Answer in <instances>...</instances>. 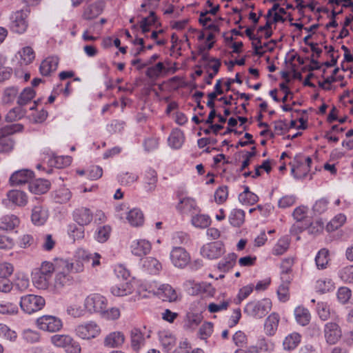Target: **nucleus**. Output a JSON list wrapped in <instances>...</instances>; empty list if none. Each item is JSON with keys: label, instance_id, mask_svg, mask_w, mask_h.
I'll use <instances>...</instances> for the list:
<instances>
[{"label": "nucleus", "instance_id": "obj_1", "mask_svg": "<svg viewBox=\"0 0 353 353\" xmlns=\"http://www.w3.org/2000/svg\"><path fill=\"white\" fill-rule=\"evenodd\" d=\"M101 255L99 253L93 254L88 251L79 248L76 251L71 262L65 261V268L68 272L79 273L84 270L85 264L91 263V265L95 268L100 265Z\"/></svg>", "mask_w": 353, "mask_h": 353}, {"label": "nucleus", "instance_id": "obj_2", "mask_svg": "<svg viewBox=\"0 0 353 353\" xmlns=\"http://www.w3.org/2000/svg\"><path fill=\"white\" fill-rule=\"evenodd\" d=\"M12 186H25L33 194H41L47 192L51 185L50 181L45 178H9Z\"/></svg>", "mask_w": 353, "mask_h": 353}, {"label": "nucleus", "instance_id": "obj_3", "mask_svg": "<svg viewBox=\"0 0 353 353\" xmlns=\"http://www.w3.org/2000/svg\"><path fill=\"white\" fill-rule=\"evenodd\" d=\"M272 306V301L268 298L252 300L246 303L243 308V312L249 317L261 319L269 313Z\"/></svg>", "mask_w": 353, "mask_h": 353}, {"label": "nucleus", "instance_id": "obj_4", "mask_svg": "<svg viewBox=\"0 0 353 353\" xmlns=\"http://www.w3.org/2000/svg\"><path fill=\"white\" fill-rule=\"evenodd\" d=\"M23 130V125L21 123L6 125L0 128V153H9L13 150L15 143L10 136Z\"/></svg>", "mask_w": 353, "mask_h": 353}, {"label": "nucleus", "instance_id": "obj_5", "mask_svg": "<svg viewBox=\"0 0 353 353\" xmlns=\"http://www.w3.org/2000/svg\"><path fill=\"white\" fill-rule=\"evenodd\" d=\"M307 208L305 206L301 205L296 208L293 212L292 216L296 223L293 224L290 230V232L292 236H296V239L300 240L299 234L306 230L307 224H305L310 219L307 216Z\"/></svg>", "mask_w": 353, "mask_h": 353}, {"label": "nucleus", "instance_id": "obj_6", "mask_svg": "<svg viewBox=\"0 0 353 353\" xmlns=\"http://www.w3.org/2000/svg\"><path fill=\"white\" fill-rule=\"evenodd\" d=\"M51 342L57 347H62L66 353H80L81 346L70 336L55 334L51 337Z\"/></svg>", "mask_w": 353, "mask_h": 353}, {"label": "nucleus", "instance_id": "obj_7", "mask_svg": "<svg viewBox=\"0 0 353 353\" xmlns=\"http://www.w3.org/2000/svg\"><path fill=\"white\" fill-rule=\"evenodd\" d=\"M45 305V299L34 294H28L21 298V308L28 314H32L41 310Z\"/></svg>", "mask_w": 353, "mask_h": 353}, {"label": "nucleus", "instance_id": "obj_8", "mask_svg": "<svg viewBox=\"0 0 353 353\" xmlns=\"http://www.w3.org/2000/svg\"><path fill=\"white\" fill-rule=\"evenodd\" d=\"M108 301L106 298L99 294H92L87 296L84 301V306L90 313H100L106 309Z\"/></svg>", "mask_w": 353, "mask_h": 353}, {"label": "nucleus", "instance_id": "obj_9", "mask_svg": "<svg viewBox=\"0 0 353 353\" xmlns=\"http://www.w3.org/2000/svg\"><path fill=\"white\" fill-rule=\"evenodd\" d=\"M27 18L28 14L24 10H21L12 13L10 17V30L17 34L24 33L28 27Z\"/></svg>", "mask_w": 353, "mask_h": 353}, {"label": "nucleus", "instance_id": "obj_10", "mask_svg": "<svg viewBox=\"0 0 353 353\" xmlns=\"http://www.w3.org/2000/svg\"><path fill=\"white\" fill-rule=\"evenodd\" d=\"M37 325L40 330L49 332H55L61 329L63 323L57 316L43 315L37 319Z\"/></svg>", "mask_w": 353, "mask_h": 353}, {"label": "nucleus", "instance_id": "obj_11", "mask_svg": "<svg viewBox=\"0 0 353 353\" xmlns=\"http://www.w3.org/2000/svg\"><path fill=\"white\" fill-rule=\"evenodd\" d=\"M151 331L145 327L143 330L134 327L130 332V345L135 352H139L145 343V339L150 337Z\"/></svg>", "mask_w": 353, "mask_h": 353}, {"label": "nucleus", "instance_id": "obj_12", "mask_svg": "<svg viewBox=\"0 0 353 353\" xmlns=\"http://www.w3.org/2000/svg\"><path fill=\"white\" fill-rule=\"evenodd\" d=\"M76 334L82 339L96 338L101 332L100 327L94 321L79 325L75 328Z\"/></svg>", "mask_w": 353, "mask_h": 353}, {"label": "nucleus", "instance_id": "obj_13", "mask_svg": "<svg viewBox=\"0 0 353 353\" xmlns=\"http://www.w3.org/2000/svg\"><path fill=\"white\" fill-rule=\"evenodd\" d=\"M170 258L173 265L180 269L185 268L191 259L190 254L182 247H174Z\"/></svg>", "mask_w": 353, "mask_h": 353}, {"label": "nucleus", "instance_id": "obj_14", "mask_svg": "<svg viewBox=\"0 0 353 353\" xmlns=\"http://www.w3.org/2000/svg\"><path fill=\"white\" fill-rule=\"evenodd\" d=\"M225 252L224 245L221 241H217L207 243L201 248V254L208 259H216Z\"/></svg>", "mask_w": 353, "mask_h": 353}, {"label": "nucleus", "instance_id": "obj_15", "mask_svg": "<svg viewBox=\"0 0 353 353\" xmlns=\"http://www.w3.org/2000/svg\"><path fill=\"white\" fill-rule=\"evenodd\" d=\"M176 208L181 214L189 215L191 217L193 214L200 212L196 201L191 197L179 198V202Z\"/></svg>", "mask_w": 353, "mask_h": 353}, {"label": "nucleus", "instance_id": "obj_16", "mask_svg": "<svg viewBox=\"0 0 353 353\" xmlns=\"http://www.w3.org/2000/svg\"><path fill=\"white\" fill-rule=\"evenodd\" d=\"M185 285L187 286H191V289H189L188 292L192 295L201 294L205 296H212L215 292V289L213 286L207 282L195 283L194 281H187Z\"/></svg>", "mask_w": 353, "mask_h": 353}, {"label": "nucleus", "instance_id": "obj_17", "mask_svg": "<svg viewBox=\"0 0 353 353\" xmlns=\"http://www.w3.org/2000/svg\"><path fill=\"white\" fill-rule=\"evenodd\" d=\"M73 220L80 226L89 225L93 219V213L88 208L80 207L72 212Z\"/></svg>", "mask_w": 353, "mask_h": 353}, {"label": "nucleus", "instance_id": "obj_18", "mask_svg": "<svg viewBox=\"0 0 353 353\" xmlns=\"http://www.w3.org/2000/svg\"><path fill=\"white\" fill-rule=\"evenodd\" d=\"M130 248L133 255L141 257L150 253L152 244L145 239H137L132 242Z\"/></svg>", "mask_w": 353, "mask_h": 353}, {"label": "nucleus", "instance_id": "obj_19", "mask_svg": "<svg viewBox=\"0 0 353 353\" xmlns=\"http://www.w3.org/2000/svg\"><path fill=\"white\" fill-rule=\"evenodd\" d=\"M103 9V3L101 1H97L89 4L83 8L82 17L85 20H92L101 14Z\"/></svg>", "mask_w": 353, "mask_h": 353}, {"label": "nucleus", "instance_id": "obj_20", "mask_svg": "<svg viewBox=\"0 0 353 353\" xmlns=\"http://www.w3.org/2000/svg\"><path fill=\"white\" fill-rule=\"evenodd\" d=\"M161 268V263L155 258L146 257L141 261V269L147 274H157Z\"/></svg>", "mask_w": 353, "mask_h": 353}, {"label": "nucleus", "instance_id": "obj_21", "mask_svg": "<svg viewBox=\"0 0 353 353\" xmlns=\"http://www.w3.org/2000/svg\"><path fill=\"white\" fill-rule=\"evenodd\" d=\"M280 316L279 314L273 312L270 314L264 323L265 333L270 336H274L278 329Z\"/></svg>", "mask_w": 353, "mask_h": 353}, {"label": "nucleus", "instance_id": "obj_22", "mask_svg": "<svg viewBox=\"0 0 353 353\" xmlns=\"http://www.w3.org/2000/svg\"><path fill=\"white\" fill-rule=\"evenodd\" d=\"M59 59L57 57H49L41 62L39 67L40 73L43 76H48L57 69Z\"/></svg>", "mask_w": 353, "mask_h": 353}, {"label": "nucleus", "instance_id": "obj_23", "mask_svg": "<svg viewBox=\"0 0 353 353\" xmlns=\"http://www.w3.org/2000/svg\"><path fill=\"white\" fill-rule=\"evenodd\" d=\"M48 217V210L43 206L38 205L33 208L32 210L31 219L34 225H43L47 221Z\"/></svg>", "mask_w": 353, "mask_h": 353}, {"label": "nucleus", "instance_id": "obj_24", "mask_svg": "<svg viewBox=\"0 0 353 353\" xmlns=\"http://www.w3.org/2000/svg\"><path fill=\"white\" fill-rule=\"evenodd\" d=\"M8 200L14 205L23 207L28 203V196L26 194L21 190H12L7 193Z\"/></svg>", "mask_w": 353, "mask_h": 353}, {"label": "nucleus", "instance_id": "obj_25", "mask_svg": "<svg viewBox=\"0 0 353 353\" xmlns=\"http://www.w3.org/2000/svg\"><path fill=\"white\" fill-rule=\"evenodd\" d=\"M184 134L180 129H174L168 139V145L172 149H179L184 142Z\"/></svg>", "mask_w": 353, "mask_h": 353}, {"label": "nucleus", "instance_id": "obj_26", "mask_svg": "<svg viewBox=\"0 0 353 353\" xmlns=\"http://www.w3.org/2000/svg\"><path fill=\"white\" fill-rule=\"evenodd\" d=\"M347 221V217L344 214L339 213L332 218V240L340 239L343 237L344 232L342 230L334 233L343 226Z\"/></svg>", "mask_w": 353, "mask_h": 353}, {"label": "nucleus", "instance_id": "obj_27", "mask_svg": "<svg viewBox=\"0 0 353 353\" xmlns=\"http://www.w3.org/2000/svg\"><path fill=\"white\" fill-rule=\"evenodd\" d=\"M72 161L69 156H55L52 155L48 161V165L54 170V169H61L68 166Z\"/></svg>", "mask_w": 353, "mask_h": 353}, {"label": "nucleus", "instance_id": "obj_28", "mask_svg": "<svg viewBox=\"0 0 353 353\" xmlns=\"http://www.w3.org/2000/svg\"><path fill=\"white\" fill-rule=\"evenodd\" d=\"M19 219L14 214L5 215L1 219L0 228L3 230L11 231L19 226Z\"/></svg>", "mask_w": 353, "mask_h": 353}, {"label": "nucleus", "instance_id": "obj_29", "mask_svg": "<svg viewBox=\"0 0 353 353\" xmlns=\"http://www.w3.org/2000/svg\"><path fill=\"white\" fill-rule=\"evenodd\" d=\"M125 341V336L121 332H113L110 333L104 340L105 346L116 347L121 345Z\"/></svg>", "mask_w": 353, "mask_h": 353}, {"label": "nucleus", "instance_id": "obj_30", "mask_svg": "<svg viewBox=\"0 0 353 353\" xmlns=\"http://www.w3.org/2000/svg\"><path fill=\"white\" fill-rule=\"evenodd\" d=\"M236 259L235 253H230L219 262L217 268L221 272H227L234 266Z\"/></svg>", "mask_w": 353, "mask_h": 353}, {"label": "nucleus", "instance_id": "obj_31", "mask_svg": "<svg viewBox=\"0 0 353 353\" xmlns=\"http://www.w3.org/2000/svg\"><path fill=\"white\" fill-rule=\"evenodd\" d=\"M159 341L166 352L170 351L175 345V337L166 331L160 332L159 334Z\"/></svg>", "mask_w": 353, "mask_h": 353}, {"label": "nucleus", "instance_id": "obj_32", "mask_svg": "<svg viewBox=\"0 0 353 353\" xmlns=\"http://www.w3.org/2000/svg\"><path fill=\"white\" fill-rule=\"evenodd\" d=\"M294 316L296 322L302 326L308 325L311 319V315L309 310L301 306H299L295 308Z\"/></svg>", "mask_w": 353, "mask_h": 353}, {"label": "nucleus", "instance_id": "obj_33", "mask_svg": "<svg viewBox=\"0 0 353 353\" xmlns=\"http://www.w3.org/2000/svg\"><path fill=\"white\" fill-rule=\"evenodd\" d=\"M127 219L132 226L139 227L143 223V214L139 209L134 208L129 211Z\"/></svg>", "mask_w": 353, "mask_h": 353}, {"label": "nucleus", "instance_id": "obj_34", "mask_svg": "<svg viewBox=\"0 0 353 353\" xmlns=\"http://www.w3.org/2000/svg\"><path fill=\"white\" fill-rule=\"evenodd\" d=\"M230 223L234 227H240L245 221V212L241 209H233L228 217Z\"/></svg>", "mask_w": 353, "mask_h": 353}, {"label": "nucleus", "instance_id": "obj_35", "mask_svg": "<svg viewBox=\"0 0 353 353\" xmlns=\"http://www.w3.org/2000/svg\"><path fill=\"white\" fill-rule=\"evenodd\" d=\"M159 290L161 292L164 301L169 302H174L177 301L178 293L170 285L162 284L159 287Z\"/></svg>", "mask_w": 353, "mask_h": 353}, {"label": "nucleus", "instance_id": "obj_36", "mask_svg": "<svg viewBox=\"0 0 353 353\" xmlns=\"http://www.w3.org/2000/svg\"><path fill=\"white\" fill-rule=\"evenodd\" d=\"M301 335L296 332L287 336L283 343L284 350L288 351L294 350L301 342Z\"/></svg>", "mask_w": 353, "mask_h": 353}, {"label": "nucleus", "instance_id": "obj_37", "mask_svg": "<svg viewBox=\"0 0 353 353\" xmlns=\"http://www.w3.org/2000/svg\"><path fill=\"white\" fill-rule=\"evenodd\" d=\"M191 222L196 228H205L210 225L211 219L208 215L202 214L198 212L196 214L192 215Z\"/></svg>", "mask_w": 353, "mask_h": 353}, {"label": "nucleus", "instance_id": "obj_38", "mask_svg": "<svg viewBox=\"0 0 353 353\" xmlns=\"http://www.w3.org/2000/svg\"><path fill=\"white\" fill-rule=\"evenodd\" d=\"M162 62H158L153 66L148 67L145 71V75L150 79L159 78L163 72H168Z\"/></svg>", "mask_w": 353, "mask_h": 353}, {"label": "nucleus", "instance_id": "obj_39", "mask_svg": "<svg viewBox=\"0 0 353 353\" xmlns=\"http://www.w3.org/2000/svg\"><path fill=\"white\" fill-rule=\"evenodd\" d=\"M57 243L56 239L50 234H44L41 236L40 246L41 248L46 252H50L54 249Z\"/></svg>", "mask_w": 353, "mask_h": 353}, {"label": "nucleus", "instance_id": "obj_40", "mask_svg": "<svg viewBox=\"0 0 353 353\" xmlns=\"http://www.w3.org/2000/svg\"><path fill=\"white\" fill-rule=\"evenodd\" d=\"M329 250L325 248L320 250L316 257L315 263L318 269H325L327 267L329 259Z\"/></svg>", "mask_w": 353, "mask_h": 353}, {"label": "nucleus", "instance_id": "obj_41", "mask_svg": "<svg viewBox=\"0 0 353 353\" xmlns=\"http://www.w3.org/2000/svg\"><path fill=\"white\" fill-rule=\"evenodd\" d=\"M132 291V286L128 282L116 285L111 288V292L113 295L117 296H123L131 294Z\"/></svg>", "mask_w": 353, "mask_h": 353}, {"label": "nucleus", "instance_id": "obj_42", "mask_svg": "<svg viewBox=\"0 0 353 353\" xmlns=\"http://www.w3.org/2000/svg\"><path fill=\"white\" fill-rule=\"evenodd\" d=\"M71 196L72 194L69 189L61 188L54 192L53 199L56 203H65L70 199Z\"/></svg>", "mask_w": 353, "mask_h": 353}, {"label": "nucleus", "instance_id": "obj_43", "mask_svg": "<svg viewBox=\"0 0 353 353\" xmlns=\"http://www.w3.org/2000/svg\"><path fill=\"white\" fill-rule=\"evenodd\" d=\"M68 235L73 241L82 239L84 237L85 230L83 226L77 225L74 223L70 224L68 227Z\"/></svg>", "mask_w": 353, "mask_h": 353}, {"label": "nucleus", "instance_id": "obj_44", "mask_svg": "<svg viewBox=\"0 0 353 353\" xmlns=\"http://www.w3.org/2000/svg\"><path fill=\"white\" fill-rule=\"evenodd\" d=\"M21 57V63L28 65L33 61L35 54L33 49L30 46L24 47L19 52Z\"/></svg>", "mask_w": 353, "mask_h": 353}, {"label": "nucleus", "instance_id": "obj_45", "mask_svg": "<svg viewBox=\"0 0 353 353\" xmlns=\"http://www.w3.org/2000/svg\"><path fill=\"white\" fill-rule=\"evenodd\" d=\"M34 96L35 92L32 88L27 87L20 93L17 99V103L20 106L25 105L30 101Z\"/></svg>", "mask_w": 353, "mask_h": 353}, {"label": "nucleus", "instance_id": "obj_46", "mask_svg": "<svg viewBox=\"0 0 353 353\" xmlns=\"http://www.w3.org/2000/svg\"><path fill=\"white\" fill-rule=\"evenodd\" d=\"M50 279L44 275L40 274L38 270H36L32 274V282L38 289H46L50 283Z\"/></svg>", "mask_w": 353, "mask_h": 353}, {"label": "nucleus", "instance_id": "obj_47", "mask_svg": "<svg viewBox=\"0 0 353 353\" xmlns=\"http://www.w3.org/2000/svg\"><path fill=\"white\" fill-rule=\"evenodd\" d=\"M305 224H307L306 229L310 234H318L321 232L324 228V223L321 219H317L314 222H310L309 219Z\"/></svg>", "mask_w": 353, "mask_h": 353}, {"label": "nucleus", "instance_id": "obj_48", "mask_svg": "<svg viewBox=\"0 0 353 353\" xmlns=\"http://www.w3.org/2000/svg\"><path fill=\"white\" fill-rule=\"evenodd\" d=\"M111 230V227L108 225L99 227L96 231L95 239L100 243L105 242L110 237Z\"/></svg>", "mask_w": 353, "mask_h": 353}, {"label": "nucleus", "instance_id": "obj_49", "mask_svg": "<svg viewBox=\"0 0 353 353\" xmlns=\"http://www.w3.org/2000/svg\"><path fill=\"white\" fill-rule=\"evenodd\" d=\"M72 276L65 272H60L56 274L55 276V286L64 287L72 283Z\"/></svg>", "mask_w": 353, "mask_h": 353}, {"label": "nucleus", "instance_id": "obj_50", "mask_svg": "<svg viewBox=\"0 0 353 353\" xmlns=\"http://www.w3.org/2000/svg\"><path fill=\"white\" fill-rule=\"evenodd\" d=\"M338 275L345 283H353V265L343 268L339 271Z\"/></svg>", "mask_w": 353, "mask_h": 353}, {"label": "nucleus", "instance_id": "obj_51", "mask_svg": "<svg viewBox=\"0 0 353 353\" xmlns=\"http://www.w3.org/2000/svg\"><path fill=\"white\" fill-rule=\"evenodd\" d=\"M259 350L263 352H271L274 350V343L265 337H261L258 339L256 346Z\"/></svg>", "mask_w": 353, "mask_h": 353}, {"label": "nucleus", "instance_id": "obj_52", "mask_svg": "<svg viewBox=\"0 0 353 353\" xmlns=\"http://www.w3.org/2000/svg\"><path fill=\"white\" fill-rule=\"evenodd\" d=\"M25 115V112L20 107H16L11 109L6 116V121L7 122H13L21 119Z\"/></svg>", "mask_w": 353, "mask_h": 353}, {"label": "nucleus", "instance_id": "obj_53", "mask_svg": "<svg viewBox=\"0 0 353 353\" xmlns=\"http://www.w3.org/2000/svg\"><path fill=\"white\" fill-rule=\"evenodd\" d=\"M37 270L40 272V274L44 275L50 280L55 270V268L52 263L43 261L41 263L40 268Z\"/></svg>", "mask_w": 353, "mask_h": 353}, {"label": "nucleus", "instance_id": "obj_54", "mask_svg": "<svg viewBox=\"0 0 353 353\" xmlns=\"http://www.w3.org/2000/svg\"><path fill=\"white\" fill-rule=\"evenodd\" d=\"M213 332V323L211 322L204 323L199 328L198 335L201 339H207Z\"/></svg>", "mask_w": 353, "mask_h": 353}, {"label": "nucleus", "instance_id": "obj_55", "mask_svg": "<svg viewBox=\"0 0 353 353\" xmlns=\"http://www.w3.org/2000/svg\"><path fill=\"white\" fill-rule=\"evenodd\" d=\"M352 296V291L347 287H341L338 289L336 296L339 301L342 304H345L348 302Z\"/></svg>", "mask_w": 353, "mask_h": 353}, {"label": "nucleus", "instance_id": "obj_56", "mask_svg": "<svg viewBox=\"0 0 353 353\" xmlns=\"http://www.w3.org/2000/svg\"><path fill=\"white\" fill-rule=\"evenodd\" d=\"M18 92L19 89L17 87L12 86L6 88L3 96V101L7 103L14 101Z\"/></svg>", "mask_w": 353, "mask_h": 353}, {"label": "nucleus", "instance_id": "obj_57", "mask_svg": "<svg viewBox=\"0 0 353 353\" xmlns=\"http://www.w3.org/2000/svg\"><path fill=\"white\" fill-rule=\"evenodd\" d=\"M317 312L321 320H327L330 316V310L327 303L323 302L318 303Z\"/></svg>", "mask_w": 353, "mask_h": 353}, {"label": "nucleus", "instance_id": "obj_58", "mask_svg": "<svg viewBox=\"0 0 353 353\" xmlns=\"http://www.w3.org/2000/svg\"><path fill=\"white\" fill-rule=\"evenodd\" d=\"M202 320V316L199 313L188 312L186 315V323L190 327L197 326Z\"/></svg>", "mask_w": 353, "mask_h": 353}, {"label": "nucleus", "instance_id": "obj_59", "mask_svg": "<svg viewBox=\"0 0 353 353\" xmlns=\"http://www.w3.org/2000/svg\"><path fill=\"white\" fill-rule=\"evenodd\" d=\"M101 315L107 320H116L119 318L121 313L119 308L111 307L108 310H103Z\"/></svg>", "mask_w": 353, "mask_h": 353}, {"label": "nucleus", "instance_id": "obj_60", "mask_svg": "<svg viewBox=\"0 0 353 353\" xmlns=\"http://www.w3.org/2000/svg\"><path fill=\"white\" fill-rule=\"evenodd\" d=\"M17 306L9 302L0 301V314H11L17 312Z\"/></svg>", "mask_w": 353, "mask_h": 353}, {"label": "nucleus", "instance_id": "obj_61", "mask_svg": "<svg viewBox=\"0 0 353 353\" xmlns=\"http://www.w3.org/2000/svg\"><path fill=\"white\" fill-rule=\"evenodd\" d=\"M229 305H230L229 301H223L219 303H210L208 305V311L210 313H216V312H219L220 311L227 310Z\"/></svg>", "mask_w": 353, "mask_h": 353}, {"label": "nucleus", "instance_id": "obj_62", "mask_svg": "<svg viewBox=\"0 0 353 353\" xmlns=\"http://www.w3.org/2000/svg\"><path fill=\"white\" fill-rule=\"evenodd\" d=\"M278 299L281 302H286L290 299L289 286L281 284L276 291Z\"/></svg>", "mask_w": 353, "mask_h": 353}, {"label": "nucleus", "instance_id": "obj_63", "mask_svg": "<svg viewBox=\"0 0 353 353\" xmlns=\"http://www.w3.org/2000/svg\"><path fill=\"white\" fill-rule=\"evenodd\" d=\"M114 273L118 278L123 280H127L130 276V270L123 264L115 265Z\"/></svg>", "mask_w": 353, "mask_h": 353}, {"label": "nucleus", "instance_id": "obj_64", "mask_svg": "<svg viewBox=\"0 0 353 353\" xmlns=\"http://www.w3.org/2000/svg\"><path fill=\"white\" fill-rule=\"evenodd\" d=\"M228 188L225 185L219 187L214 193V198L217 203H222L228 198Z\"/></svg>", "mask_w": 353, "mask_h": 353}]
</instances>
